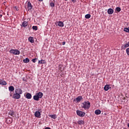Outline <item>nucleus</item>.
I'll return each mask as SVG.
<instances>
[{
    "instance_id": "f03ea898",
    "label": "nucleus",
    "mask_w": 129,
    "mask_h": 129,
    "mask_svg": "<svg viewBox=\"0 0 129 129\" xmlns=\"http://www.w3.org/2000/svg\"><path fill=\"white\" fill-rule=\"evenodd\" d=\"M43 97V93L42 92H39L37 93L33 96V99L34 100H36L38 101L40 98H42Z\"/></svg>"
},
{
    "instance_id": "39448f33",
    "label": "nucleus",
    "mask_w": 129,
    "mask_h": 129,
    "mask_svg": "<svg viewBox=\"0 0 129 129\" xmlns=\"http://www.w3.org/2000/svg\"><path fill=\"white\" fill-rule=\"evenodd\" d=\"M13 98H14V99H20L21 98V95L17 93H15L13 95Z\"/></svg>"
},
{
    "instance_id": "9b49d317",
    "label": "nucleus",
    "mask_w": 129,
    "mask_h": 129,
    "mask_svg": "<svg viewBox=\"0 0 129 129\" xmlns=\"http://www.w3.org/2000/svg\"><path fill=\"white\" fill-rule=\"evenodd\" d=\"M34 115L35 117H41V113L39 111H36Z\"/></svg>"
},
{
    "instance_id": "a211bd4d",
    "label": "nucleus",
    "mask_w": 129,
    "mask_h": 129,
    "mask_svg": "<svg viewBox=\"0 0 129 129\" xmlns=\"http://www.w3.org/2000/svg\"><path fill=\"white\" fill-rule=\"evenodd\" d=\"M57 23L59 27H64V23L62 21H59Z\"/></svg>"
},
{
    "instance_id": "b1692460",
    "label": "nucleus",
    "mask_w": 129,
    "mask_h": 129,
    "mask_svg": "<svg viewBox=\"0 0 129 129\" xmlns=\"http://www.w3.org/2000/svg\"><path fill=\"white\" fill-rule=\"evenodd\" d=\"M24 63H29L30 62V59L28 58H26V59L23 60Z\"/></svg>"
},
{
    "instance_id": "f8f14e48",
    "label": "nucleus",
    "mask_w": 129,
    "mask_h": 129,
    "mask_svg": "<svg viewBox=\"0 0 129 129\" xmlns=\"http://www.w3.org/2000/svg\"><path fill=\"white\" fill-rule=\"evenodd\" d=\"M26 98L27 99H31L32 98V94L30 93H27L25 96Z\"/></svg>"
},
{
    "instance_id": "423d86ee",
    "label": "nucleus",
    "mask_w": 129,
    "mask_h": 129,
    "mask_svg": "<svg viewBox=\"0 0 129 129\" xmlns=\"http://www.w3.org/2000/svg\"><path fill=\"white\" fill-rule=\"evenodd\" d=\"M15 93H17L21 95V94H23V90L20 88H16Z\"/></svg>"
},
{
    "instance_id": "ddd939ff",
    "label": "nucleus",
    "mask_w": 129,
    "mask_h": 129,
    "mask_svg": "<svg viewBox=\"0 0 129 129\" xmlns=\"http://www.w3.org/2000/svg\"><path fill=\"white\" fill-rule=\"evenodd\" d=\"M107 13L108 15H112L113 14V9L110 8L108 10Z\"/></svg>"
},
{
    "instance_id": "aec40b11",
    "label": "nucleus",
    "mask_w": 129,
    "mask_h": 129,
    "mask_svg": "<svg viewBox=\"0 0 129 129\" xmlns=\"http://www.w3.org/2000/svg\"><path fill=\"white\" fill-rule=\"evenodd\" d=\"M49 116L51 117V118H53V119H56V118H57V115L56 114L49 115Z\"/></svg>"
},
{
    "instance_id": "4be33fe9",
    "label": "nucleus",
    "mask_w": 129,
    "mask_h": 129,
    "mask_svg": "<svg viewBox=\"0 0 129 129\" xmlns=\"http://www.w3.org/2000/svg\"><path fill=\"white\" fill-rule=\"evenodd\" d=\"M127 47H128V46L127 45V43H126V44L122 45L121 48V49H123V50H125V49H126V48H127Z\"/></svg>"
},
{
    "instance_id": "5701e85b",
    "label": "nucleus",
    "mask_w": 129,
    "mask_h": 129,
    "mask_svg": "<svg viewBox=\"0 0 129 129\" xmlns=\"http://www.w3.org/2000/svg\"><path fill=\"white\" fill-rule=\"evenodd\" d=\"M15 114V113L14 112L13 110H10L9 115H11V116H14V115Z\"/></svg>"
},
{
    "instance_id": "e433bc0d",
    "label": "nucleus",
    "mask_w": 129,
    "mask_h": 129,
    "mask_svg": "<svg viewBox=\"0 0 129 129\" xmlns=\"http://www.w3.org/2000/svg\"><path fill=\"white\" fill-rule=\"evenodd\" d=\"M2 17H3V15H0V19H1V18H2Z\"/></svg>"
},
{
    "instance_id": "ea45409f",
    "label": "nucleus",
    "mask_w": 129,
    "mask_h": 129,
    "mask_svg": "<svg viewBox=\"0 0 129 129\" xmlns=\"http://www.w3.org/2000/svg\"><path fill=\"white\" fill-rule=\"evenodd\" d=\"M64 1H68V0H64Z\"/></svg>"
},
{
    "instance_id": "9d476101",
    "label": "nucleus",
    "mask_w": 129,
    "mask_h": 129,
    "mask_svg": "<svg viewBox=\"0 0 129 129\" xmlns=\"http://www.w3.org/2000/svg\"><path fill=\"white\" fill-rule=\"evenodd\" d=\"M83 98L81 96H79L78 97L76 98V100L77 103L80 102L81 100H82Z\"/></svg>"
},
{
    "instance_id": "6e6552de",
    "label": "nucleus",
    "mask_w": 129,
    "mask_h": 129,
    "mask_svg": "<svg viewBox=\"0 0 129 129\" xmlns=\"http://www.w3.org/2000/svg\"><path fill=\"white\" fill-rule=\"evenodd\" d=\"M85 123L84 121L82 120H80L76 123V124H79L80 125H82V124H85Z\"/></svg>"
},
{
    "instance_id": "a878e982",
    "label": "nucleus",
    "mask_w": 129,
    "mask_h": 129,
    "mask_svg": "<svg viewBox=\"0 0 129 129\" xmlns=\"http://www.w3.org/2000/svg\"><path fill=\"white\" fill-rule=\"evenodd\" d=\"M91 17V15L89 14H87L85 15V18L86 19H90V18Z\"/></svg>"
},
{
    "instance_id": "dca6fc26",
    "label": "nucleus",
    "mask_w": 129,
    "mask_h": 129,
    "mask_svg": "<svg viewBox=\"0 0 129 129\" xmlns=\"http://www.w3.org/2000/svg\"><path fill=\"white\" fill-rule=\"evenodd\" d=\"M100 113H101V111L99 109H97L95 111V114H96V115H98L100 114Z\"/></svg>"
},
{
    "instance_id": "7ed1b4c3",
    "label": "nucleus",
    "mask_w": 129,
    "mask_h": 129,
    "mask_svg": "<svg viewBox=\"0 0 129 129\" xmlns=\"http://www.w3.org/2000/svg\"><path fill=\"white\" fill-rule=\"evenodd\" d=\"M10 53H12V54H14V55H20V51L18 49H12L10 50Z\"/></svg>"
},
{
    "instance_id": "c9c22d12",
    "label": "nucleus",
    "mask_w": 129,
    "mask_h": 129,
    "mask_svg": "<svg viewBox=\"0 0 129 129\" xmlns=\"http://www.w3.org/2000/svg\"><path fill=\"white\" fill-rule=\"evenodd\" d=\"M10 96V97L13 96V95H12V93H11Z\"/></svg>"
},
{
    "instance_id": "72a5a7b5",
    "label": "nucleus",
    "mask_w": 129,
    "mask_h": 129,
    "mask_svg": "<svg viewBox=\"0 0 129 129\" xmlns=\"http://www.w3.org/2000/svg\"><path fill=\"white\" fill-rule=\"evenodd\" d=\"M44 129H51V128H50L49 127H46Z\"/></svg>"
},
{
    "instance_id": "473e14b6",
    "label": "nucleus",
    "mask_w": 129,
    "mask_h": 129,
    "mask_svg": "<svg viewBox=\"0 0 129 129\" xmlns=\"http://www.w3.org/2000/svg\"><path fill=\"white\" fill-rule=\"evenodd\" d=\"M72 2H73V3H76V0H72Z\"/></svg>"
},
{
    "instance_id": "412c9836",
    "label": "nucleus",
    "mask_w": 129,
    "mask_h": 129,
    "mask_svg": "<svg viewBox=\"0 0 129 129\" xmlns=\"http://www.w3.org/2000/svg\"><path fill=\"white\" fill-rule=\"evenodd\" d=\"M38 64H46V60H39Z\"/></svg>"
},
{
    "instance_id": "2f4dec72",
    "label": "nucleus",
    "mask_w": 129,
    "mask_h": 129,
    "mask_svg": "<svg viewBox=\"0 0 129 129\" xmlns=\"http://www.w3.org/2000/svg\"><path fill=\"white\" fill-rule=\"evenodd\" d=\"M66 43V42H65V41H63V42H62V44L63 45H65Z\"/></svg>"
},
{
    "instance_id": "cd10ccee",
    "label": "nucleus",
    "mask_w": 129,
    "mask_h": 129,
    "mask_svg": "<svg viewBox=\"0 0 129 129\" xmlns=\"http://www.w3.org/2000/svg\"><path fill=\"white\" fill-rule=\"evenodd\" d=\"M32 29L33 30H35V31H37V30H38V27L33 26L32 27Z\"/></svg>"
},
{
    "instance_id": "1a4fd4ad",
    "label": "nucleus",
    "mask_w": 129,
    "mask_h": 129,
    "mask_svg": "<svg viewBox=\"0 0 129 129\" xmlns=\"http://www.w3.org/2000/svg\"><path fill=\"white\" fill-rule=\"evenodd\" d=\"M111 87L109 85H106L104 87V89L105 91H107L109 89H111Z\"/></svg>"
},
{
    "instance_id": "f257e3e1",
    "label": "nucleus",
    "mask_w": 129,
    "mask_h": 129,
    "mask_svg": "<svg viewBox=\"0 0 129 129\" xmlns=\"http://www.w3.org/2000/svg\"><path fill=\"white\" fill-rule=\"evenodd\" d=\"M90 106H91V105L88 101H85L82 103V108H84L85 110H88L90 108Z\"/></svg>"
},
{
    "instance_id": "4c0bfd02",
    "label": "nucleus",
    "mask_w": 129,
    "mask_h": 129,
    "mask_svg": "<svg viewBox=\"0 0 129 129\" xmlns=\"http://www.w3.org/2000/svg\"><path fill=\"white\" fill-rule=\"evenodd\" d=\"M39 2H43V0H38Z\"/></svg>"
},
{
    "instance_id": "f704fd0d",
    "label": "nucleus",
    "mask_w": 129,
    "mask_h": 129,
    "mask_svg": "<svg viewBox=\"0 0 129 129\" xmlns=\"http://www.w3.org/2000/svg\"><path fill=\"white\" fill-rule=\"evenodd\" d=\"M127 45H128V47H129V41L127 43Z\"/></svg>"
},
{
    "instance_id": "4468645a",
    "label": "nucleus",
    "mask_w": 129,
    "mask_h": 129,
    "mask_svg": "<svg viewBox=\"0 0 129 129\" xmlns=\"http://www.w3.org/2000/svg\"><path fill=\"white\" fill-rule=\"evenodd\" d=\"M9 90L10 92H13V91H15V87L13 86H11L9 87Z\"/></svg>"
},
{
    "instance_id": "c756f323",
    "label": "nucleus",
    "mask_w": 129,
    "mask_h": 129,
    "mask_svg": "<svg viewBox=\"0 0 129 129\" xmlns=\"http://www.w3.org/2000/svg\"><path fill=\"white\" fill-rule=\"evenodd\" d=\"M50 6L52 8H54V7H55V4H54V3H50Z\"/></svg>"
},
{
    "instance_id": "393cba45",
    "label": "nucleus",
    "mask_w": 129,
    "mask_h": 129,
    "mask_svg": "<svg viewBox=\"0 0 129 129\" xmlns=\"http://www.w3.org/2000/svg\"><path fill=\"white\" fill-rule=\"evenodd\" d=\"M120 11H121V9H120V8L119 7L116 8L115 11L117 12V13H119Z\"/></svg>"
},
{
    "instance_id": "f3484780",
    "label": "nucleus",
    "mask_w": 129,
    "mask_h": 129,
    "mask_svg": "<svg viewBox=\"0 0 129 129\" xmlns=\"http://www.w3.org/2000/svg\"><path fill=\"white\" fill-rule=\"evenodd\" d=\"M22 26L24 28H26L28 26V21H24L22 23Z\"/></svg>"
},
{
    "instance_id": "2eb2a0df",
    "label": "nucleus",
    "mask_w": 129,
    "mask_h": 129,
    "mask_svg": "<svg viewBox=\"0 0 129 129\" xmlns=\"http://www.w3.org/2000/svg\"><path fill=\"white\" fill-rule=\"evenodd\" d=\"M0 84H1V85L6 86L8 84L7 83V82H6L5 81H3L2 80H0Z\"/></svg>"
},
{
    "instance_id": "0eeeda50",
    "label": "nucleus",
    "mask_w": 129,
    "mask_h": 129,
    "mask_svg": "<svg viewBox=\"0 0 129 129\" xmlns=\"http://www.w3.org/2000/svg\"><path fill=\"white\" fill-rule=\"evenodd\" d=\"M28 11H32L33 10V5H32V4H31V2H28Z\"/></svg>"
},
{
    "instance_id": "bb28decb",
    "label": "nucleus",
    "mask_w": 129,
    "mask_h": 129,
    "mask_svg": "<svg viewBox=\"0 0 129 129\" xmlns=\"http://www.w3.org/2000/svg\"><path fill=\"white\" fill-rule=\"evenodd\" d=\"M124 32H126V33H129V27L128 28H124Z\"/></svg>"
},
{
    "instance_id": "6ab92c4d",
    "label": "nucleus",
    "mask_w": 129,
    "mask_h": 129,
    "mask_svg": "<svg viewBox=\"0 0 129 129\" xmlns=\"http://www.w3.org/2000/svg\"><path fill=\"white\" fill-rule=\"evenodd\" d=\"M28 41L30 42V43H34V38L33 37H30L28 38Z\"/></svg>"
},
{
    "instance_id": "58836bf2",
    "label": "nucleus",
    "mask_w": 129,
    "mask_h": 129,
    "mask_svg": "<svg viewBox=\"0 0 129 129\" xmlns=\"http://www.w3.org/2000/svg\"><path fill=\"white\" fill-rule=\"evenodd\" d=\"M123 99L124 100V99H125V97H123Z\"/></svg>"
},
{
    "instance_id": "20e7f679",
    "label": "nucleus",
    "mask_w": 129,
    "mask_h": 129,
    "mask_svg": "<svg viewBox=\"0 0 129 129\" xmlns=\"http://www.w3.org/2000/svg\"><path fill=\"white\" fill-rule=\"evenodd\" d=\"M85 112L80 111V110H77V114L79 115V116H81V117H83L85 115Z\"/></svg>"
},
{
    "instance_id": "c85d7f7f",
    "label": "nucleus",
    "mask_w": 129,
    "mask_h": 129,
    "mask_svg": "<svg viewBox=\"0 0 129 129\" xmlns=\"http://www.w3.org/2000/svg\"><path fill=\"white\" fill-rule=\"evenodd\" d=\"M37 60H38V58H35L34 59H32V62H33V63H36V62L37 61Z\"/></svg>"
},
{
    "instance_id": "7c9ffc66",
    "label": "nucleus",
    "mask_w": 129,
    "mask_h": 129,
    "mask_svg": "<svg viewBox=\"0 0 129 129\" xmlns=\"http://www.w3.org/2000/svg\"><path fill=\"white\" fill-rule=\"evenodd\" d=\"M126 53L127 55H129V47L126 48Z\"/></svg>"
}]
</instances>
